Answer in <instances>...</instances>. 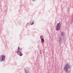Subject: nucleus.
<instances>
[{
	"mask_svg": "<svg viewBox=\"0 0 73 73\" xmlns=\"http://www.w3.org/2000/svg\"><path fill=\"white\" fill-rule=\"evenodd\" d=\"M70 68V67H69V64H66V65L64 67V70L67 73H69V72L68 71V70L69 68Z\"/></svg>",
	"mask_w": 73,
	"mask_h": 73,
	"instance_id": "nucleus-1",
	"label": "nucleus"
},
{
	"mask_svg": "<svg viewBox=\"0 0 73 73\" xmlns=\"http://www.w3.org/2000/svg\"><path fill=\"white\" fill-rule=\"evenodd\" d=\"M60 25L61 23H59L57 24L56 27V31H59V30H60V28L61 27Z\"/></svg>",
	"mask_w": 73,
	"mask_h": 73,
	"instance_id": "nucleus-2",
	"label": "nucleus"
},
{
	"mask_svg": "<svg viewBox=\"0 0 73 73\" xmlns=\"http://www.w3.org/2000/svg\"><path fill=\"white\" fill-rule=\"evenodd\" d=\"M17 53L18 54H19L20 56H23V54L21 53L20 51L18 50L17 51Z\"/></svg>",
	"mask_w": 73,
	"mask_h": 73,
	"instance_id": "nucleus-3",
	"label": "nucleus"
},
{
	"mask_svg": "<svg viewBox=\"0 0 73 73\" xmlns=\"http://www.w3.org/2000/svg\"><path fill=\"white\" fill-rule=\"evenodd\" d=\"M5 56L4 55H2L1 56V57H2L1 59H0V60L1 61H3L5 59Z\"/></svg>",
	"mask_w": 73,
	"mask_h": 73,
	"instance_id": "nucleus-4",
	"label": "nucleus"
},
{
	"mask_svg": "<svg viewBox=\"0 0 73 73\" xmlns=\"http://www.w3.org/2000/svg\"><path fill=\"white\" fill-rule=\"evenodd\" d=\"M18 50H21L22 49L21 48H20L19 47H18Z\"/></svg>",
	"mask_w": 73,
	"mask_h": 73,
	"instance_id": "nucleus-5",
	"label": "nucleus"
},
{
	"mask_svg": "<svg viewBox=\"0 0 73 73\" xmlns=\"http://www.w3.org/2000/svg\"><path fill=\"white\" fill-rule=\"evenodd\" d=\"M41 40L42 42H44V38H41Z\"/></svg>",
	"mask_w": 73,
	"mask_h": 73,
	"instance_id": "nucleus-6",
	"label": "nucleus"
},
{
	"mask_svg": "<svg viewBox=\"0 0 73 73\" xmlns=\"http://www.w3.org/2000/svg\"><path fill=\"white\" fill-rule=\"evenodd\" d=\"M61 35L62 36H63L64 35V33H62Z\"/></svg>",
	"mask_w": 73,
	"mask_h": 73,
	"instance_id": "nucleus-7",
	"label": "nucleus"
},
{
	"mask_svg": "<svg viewBox=\"0 0 73 73\" xmlns=\"http://www.w3.org/2000/svg\"><path fill=\"white\" fill-rule=\"evenodd\" d=\"M34 23L33 22L31 24V25H33V24Z\"/></svg>",
	"mask_w": 73,
	"mask_h": 73,
	"instance_id": "nucleus-8",
	"label": "nucleus"
}]
</instances>
